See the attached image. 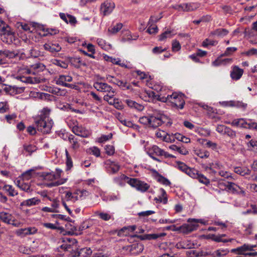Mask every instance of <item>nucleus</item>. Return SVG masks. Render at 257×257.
<instances>
[{
	"instance_id": "obj_1",
	"label": "nucleus",
	"mask_w": 257,
	"mask_h": 257,
	"mask_svg": "<svg viewBox=\"0 0 257 257\" xmlns=\"http://www.w3.org/2000/svg\"><path fill=\"white\" fill-rule=\"evenodd\" d=\"M185 95L182 93L173 92L168 95V101L171 103L172 106L178 109H183L185 104Z\"/></svg>"
},
{
	"instance_id": "obj_2",
	"label": "nucleus",
	"mask_w": 257,
	"mask_h": 257,
	"mask_svg": "<svg viewBox=\"0 0 257 257\" xmlns=\"http://www.w3.org/2000/svg\"><path fill=\"white\" fill-rule=\"evenodd\" d=\"M165 123H170L169 120L167 116L160 112H154L150 115V127L157 128Z\"/></svg>"
},
{
	"instance_id": "obj_3",
	"label": "nucleus",
	"mask_w": 257,
	"mask_h": 257,
	"mask_svg": "<svg viewBox=\"0 0 257 257\" xmlns=\"http://www.w3.org/2000/svg\"><path fill=\"white\" fill-rule=\"evenodd\" d=\"M121 178L124 179L131 186L136 188L138 190L141 192H146L150 188V185L138 179L131 178L123 174L121 175Z\"/></svg>"
},
{
	"instance_id": "obj_4",
	"label": "nucleus",
	"mask_w": 257,
	"mask_h": 257,
	"mask_svg": "<svg viewBox=\"0 0 257 257\" xmlns=\"http://www.w3.org/2000/svg\"><path fill=\"white\" fill-rule=\"evenodd\" d=\"M35 122L36 128L38 131L43 134H49L50 133L53 124L52 119L47 120L43 118H35Z\"/></svg>"
},
{
	"instance_id": "obj_5",
	"label": "nucleus",
	"mask_w": 257,
	"mask_h": 257,
	"mask_svg": "<svg viewBox=\"0 0 257 257\" xmlns=\"http://www.w3.org/2000/svg\"><path fill=\"white\" fill-rule=\"evenodd\" d=\"M0 38L4 43L8 45L12 44L18 39L10 27H7V29L3 28V32L0 33Z\"/></svg>"
},
{
	"instance_id": "obj_6",
	"label": "nucleus",
	"mask_w": 257,
	"mask_h": 257,
	"mask_svg": "<svg viewBox=\"0 0 257 257\" xmlns=\"http://www.w3.org/2000/svg\"><path fill=\"white\" fill-rule=\"evenodd\" d=\"M188 222L191 223L184 224L182 226L177 227L176 230H180L183 233L187 234L197 229L198 225L197 223L199 222V220L189 218Z\"/></svg>"
},
{
	"instance_id": "obj_7",
	"label": "nucleus",
	"mask_w": 257,
	"mask_h": 257,
	"mask_svg": "<svg viewBox=\"0 0 257 257\" xmlns=\"http://www.w3.org/2000/svg\"><path fill=\"white\" fill-rule=\"evenodd\" d=\"M0 220L7 224H12L14 226L18 227L20 224L19 222H15V217L10 213L2 211L0 212Z\"/></svg>"
},
{
	"instance_id": "obj_8",
	"label": "nucleus",
	"mask_w": 257,
	"mask_h": 257,
	"mask_svg": "<svg viewBox=\"0 0 257 257\" xmlns=\"http://www.w3.org/2000/svg\"><path fill=\"white\" fill-rule=\"evenodd\" d=\"M72 79V77L70 76L60 75L56 80V83L59 85L74 89L76 87L75 85L66 83V82H71Z\"/></svg>"
},
{
	"instance_id": "obj_9",
	"label": "nucleus",
	"mask_w": 257,
	"mask_h": 257,
	"mask_svg": "<svg viewBox=\"0 0 257 257\" xmlns=\"http://www.w3.org/2000/svg\"><path fill=\"white\" fill-rule=\"evenodd\" d=\"M226 188L234 194H237L243 197L245 195L244 189L233 182H227L225 185Z\"/></svg>"
},
{
	"instance_id": "obj_10",
	"label": "nucleus",
	"mask_w": 257,
	"mask_h": 257,
	"mask_svg": "<svg viewBox=\"0 0 257 257\" xmlns=\"http://www.w3.org/2000/svg\"><path fill=\"white\" fill-rule=\"evenodd\" d=\"M94 87L97 90L101 92H108L114 94L115 91L112 87L106 83L96 82L94 83Z\"/></svg>"
},
{
	"instance_id": "obj_11",
	"label": "nucleus",
	"mask_w": 257,
	"mask_h": 257,
	"mask_svg": "<svg viewBox=\"0 0 257 257\" xmlns=\"http://www.w3.org/2000/svg\"><path fill=\"white\" fill-rule=\"evenodd\" d=\"M152 173L153 177L157 180V181L166 186H170L171 185L170 181L166 178L161 175L158 171L154 169H151L150 170Z\"/></svg>"
},
{
	"instance_id": "obj_12",
	"label": "nucleus",
	"mask_w": 257,
	"mask_h": 257,
	"mask_svg": "<svg viewBox=\"0 0 257 257\" xmlns=\"http://www.w3.org/2000/svg\"><path fill=\"white\" fill-rule=\"evenodd\" d=\"M114 8V4L108 1H105L101 4L100 7V12L103 13L104 16L109 14Z\"/></svg>"
},
{
	"instance_id": "obj_13",
	"label": "nucleus",
	"mask_w": 257,
	"mask_h": 257,
	"mask_svg": "<svg viewBox=\"0 0 257 257\" xmlns=\"http://www.w3.org/2000/svg\"><path fill=\"white\" fill-rule=\"evenodd\" d=\"M164 150L159 148L157 146H153L149 151V156L154 160L160 162L161 161L158 158L155 157L154 155L162 156Z\"/></svg>"
},
{
	"instance_id": "obj_14",
	"label": "nucleus",
	"mask_w": 257,
	"mask_h": 257,
	"mask_svg": "<svg viewBox=\"0 0 257 257\" xmlns=\"http://www.w3.org/2000/svg\"><path fill=\"white\" fill-rule=\"evenodd\" d=\"M144 247L141 243H135L128 246L127 249L132 254H138L143 251Z\"/></svg>"
},
{
	"instance_id": "obj_15",
	"label": "nucleus",
	"mask_w": 257,
	"mask_h": 257,
	"mask_svg": "<svg viewBox=\"0 0 257 257\" xmlns=\"http://www.w3.org/2000/svg\"><path fill=\"white\" fill-rule=\"evenodd\" d=\"M166 235L165 233H161L160 234H147L144 235H135L133 236L136 237L142 240H152L156 239L158 238L164 236Z\"/></svg>"
},
{
	"instance_id": "obj_16",
	"label": "nucleus",
	"mask_w": 257,
	"mask_h": 257,
	"mask_svg": "<svg viewBox=\"0 0 257 257\" xmlns=\"http://www.w3.org/2000/svg\"><path fill=\"white\" fill-rule=\"evenodd\" d=\"M243 73L242 69L239 68L237 66H234L230 72V77L233 80H237L241 78Z\"/></svg>"
},
{
	"instance_id": "obj_17",
	"label": "nucleus",
	"mask_w": 257,
	"mask_h": 257,
	"mask_svg": "<svg viewBox=\"0 0 257 257\" xmlns=\"http://www.w3.org/2000/svg\"><path fill=\"white\" fill-rule=\"evenodd\" d=\"M72 131L76 135L83 138H87L89 135V131L82 126H74Z\"/></svg>"
},
{
	"instance_id": "obj_18",
	"label": "nucleus",
	"mask_w": 257,
	"mask_h": 257,
	"mask_svg": "<svg viewBox=\"0 0 257 257\" xmlns=\"http://www.w3.org/2000/svg\"><path fill=\"white\" fill-rule=\"evenodd\" d=\"M67 61L68 63H70L71 65L77 68H79L81 65H86L85 63L82 62L80 58L67 57Z\"/></svg>"
},
{
	"instance_id": "obj_19",
	"label": "nucleus",
	"mask_w": 257,
	"mask_h": 257,
	"mask_svg": "<svg viewBox=\"0 0 257 257\" xmlns=\"http://www.w3.org/2000/svg\"><path fill=\"white\" fill-rule=\"evenodd\" d=\"M183 11H194L198 8V4L195 3L184 4L178 6Z\"/></svg>"
},
{
	"instance_id": "obj_20",
	"label": "nucleus",
	"mask_w": 257,
	"mask_h": 257,
	"mask_svg": "<svg viewBox=\"0 0 257 257\" xmlns=\"http://www.w3.org/2000/svg\"><path fill=\"white\" fill-rule=\"evenodd\" d=\"M125 102L127 104L128 107L132 108H134L138 111H142L144 106L139 103H138L135 101L131 99H126L124 100Z\"/></svg>"
},
{
	"instance_id": "obj_21",
	"label": "nucleus",
	"mask_w": 257,
	"mask_h": 257,
	"mask_svg": "<svg viewBox=\"0 0 257 257\" xmlns=\"http://www.w3.org/2000/svg\"><path fill=\"white\" fill-rule=\"evenodd\" d=\"M40 202V200L37 198H32L29 199H27L23 201L21 203L20 205L21 206H32L38 204Z\"/></svg>"
},
{
	"instance_id": "obj_22",
	"label": "nucleus",
	"mask_w": 257,
	"mask_h": 257,
	"mask_svg": "<svg viewBox=\"0 0 257 257\" xmlns=\"http://www.w3.org/2000/svg\"><path fill=\"white\" fill-rule=\"evenodd\" d=\"M106 165H109L108 171H110L112 174L117 172L120 168L119 166L117 164L110 160H107L106 161Z\"/></svg>"
},
{
	"instance_id": "obj_23",
	"label": "nucleus",
	"mask_w": 257,
	"mask_h": 257,
	"mask_svg": "<svg viewBox=\"0 0 257 257\" xmlns=\"http://www.w3.org/2000/svg\"><path fill=\"white\" fill-rule=\"evenodd\" d=\"M55 45H50L49 44H45L44 45L45 49L49 51L52 54H55L61 50V47L58 44H57V47H55Z\"/></svg>"
},
{
	"instance_id": "obj_24",
	"label": "nucleus",
	"mask_w": 257,
	"mask_h": 257,
	"mask_svg": "<svg viewBox=\"0 0 257 257\" xmlns=\"http://www.w3.org/2000/svg\"><path fill=\"white\" fill-rule=\"evenodd\" d=\"M161 192V195L158 196V198H155L157 202H163V204H166L168 202V198L167 193L163 188L160 189Z\"/></svg>"
},
{
	"instance_id": "obj_25",
	"label": "nucleus",
	"mask_w": 257,
	"mask_h": 257,
	"mask_svg": "<svg viewBox=\"0 0 257 257\" xmlns=\"http://www.w3.org/2000/svg\"><path fill=\"white\" fill-rule=\"evenodd\" d=\"M33 70L32 74L36 75L37 73L43 71L45 69V66L41 63H35L31 65Z\"/></svg>"
},
{
	"instance_id": "obj_26",
	"label": "nucleus",
	"mask_w": 257,
	"mask_h": 257,
	"mask_svg": "<svg viewBox=\"0 0 257 257\" xmlns=\"http://www.w3.org/2000/svg\"><path fill=\"white\" fill-rule=\"evenodd\" d=\"M37 147L36 146L32 144H25L23 145V153H28L29 155L31 154L37 150Z\"/></svg>"
},
{
	"instance_id": "obj_27",
	"label": "nucleus",
	"mask_w": 257,
	"mask_h": 257,
	"mask_svg": "<svg viewBox=\"0 0 257 257\" xmlns=\"http://www.w3.org/2000/svg\"><path fill=\"white\" fill-rule=\"evenodd\" d=\"M234 172L242 176L250 173V170L246 167H236L234 168Z\"/></svg>"
},
{
	"instance_id": "obj_28",
	"label": "nucleus",
	"mask_w": 257,
	"mask_h": 257,
	"mask_svg": "<svg viewBox=\"0 0 257 257\" xmlns=\"http://www.w3.org/2000/svg\"><path fill=\"white\" fill-rule=\"evenodd\" d=\"M228 33V31L225 29H217L211 32L210 35L222 37L227 35Z\"/></svg>"
},
{
	"instance_id": "obj_29",
	"label": "nucleus",
	"mask_w": 257,
	"mask_h": 257,
	"mask_svg": "<svg viewBox=\"0 0 257 257\" xmlns=\"http://www.w3.org/2000/svg\"><path fill=\"white\" fill-rule=\"evenodd\" d=\"M250 244H244L243 245L237 247L236 248H234L231 250L232 252H235L237 251L238 252V254H244V252L247 250H250Z\"/></svg>"
},
{
	"instance_id": "obj_30",
	"label": "nucleus",
	"mask_w": 257,
	"mask_h": 257,
	"mask_svg": "<svg viewBox=\"0 0 257 257\" xmlns=\"http://www.w3.org/2000/svg\"><path fill=\"white\" fill-rule=\"evenodd\" d=\"M3 189L7 192L10 196H15L18 194V192L12 185H5L3 187Z\"/></svg>"
},
{
	"instance_id": "obj_31",
	"label": "nucleus",
	"mask_w": 257,
	"mask_h": 257,
	"mask_svg": "<svg viewBox=\"0 0 257 257\" xmlns=\"http://www.w3.org/2000/svg\"><path fill=\"white\" fill-rule=\"evenodd\" d=\"M114 84L119 86L122 89H130L131 86L127 84L126 81L120 80L118 79H115Z\"/></svg>"
},
{
	"instance_id": "obj_32",
	"label": "nucleus",
	"mask_w": 257,
	"mask_h": 257,
	"mask_svg": "<svg viewBox=\"0 0 257 257\" xmlns=\"http://www.w3.org/2000/svg\"><path fill=\"white\" fill-rule=\"evenodd\" d=\"M50 112V109L47 107L44 108L41 113V114L37 116L36 118H43L50 120L51 119L49 118V114Z\"/></svg>"
},
{
	"instance_id": "obj_33",
	"label": "nucleus",
	"mask_w": 257,
	"mask_h": 257,
	"mask_svg": "<svg viewBox=\"0 0 257 257\" xmlns=\"http://www.w3.org/2000/svg\"><path fill=\"white\" fill-rule=\"evenodd\" d=\"M169 148L172 150L177 151L182 155H186L189 153L184 147H179L175 145H172Z\"/></svg>"
},
{
	"instance_id": "obj_34",
	"label": "nucleus",
	"mask_w": 257,
	"mask_h": 257,
	"mask_svg": "<svg viewBox=\"0 0 257 257\" xmlns=\"http://www.w3.org/2000/svg\"><path fill=\"white\" fill-rule=\"evenodd\" d=\"M17 183L18 187L22 190L27 192H30L32 191L30 185L28 183H24L23 182H21L20 180H18Z\"/></svg>"
},
{
	"instance_id": "obj_35",
	"label": "nucleus",
	"mask_w": 257,
	"mask_h": 257,
	"mask_svg": "<svg viewBox=\"0 0 257 257\" xmlns=\"http://www.w3.org/2000/svg\"><path fill=\"white\" fill-rule=\"evenodd\" d=\"M53 64L63 68H67L68 66V62L67 61V57L65 58V60L62 61L58 59H54L53 60Z\"/></svg>"
},
{
	"instance_id": "obj_36",
	"label": "nucleus",
	"mask_w": 257,
	"mask_h": 257,
	"mask_svg": "<svg viewBox=\"0 0 257 257\" xmlns=\"http://www.w3.org/2000/svg\"><path fill=\"white\" fill-rule=\"evenodd\" d=\"M199 171L195 169L189 168L186 174L193 178H196L199 176Z\"/></svg>"
},
{
	"instance_id": "obj_37",
	"label": "nucleus",
	"mask_w": 257,
	"mask_h": 257,
	"mask_svg": "<svg viewBox=\"0 0 257 257\" xmlns=\"http://www.w3.org/2000/svg\"><path fill=\"white\" fill-rule=\"evenodd\" d=\"M90 226L89 224L86 223V222L84 221L78 227L79 232L73 233V234L76 235H81L82 234L81 231L89 228Z\"/></svg>"
},
{
	"instance_id": "obj_38",
	"label": "nucleus",
	"mask_w": 257,
	"mask_h": 257,
	"mask_svg": "<svg viewBox=\"0 0 257 257\" xmlns=\"http://www.w3.org/2000/svg\"><path fill=\"white\" fill-rule=\"evenodd\" d=\"M190 253H192L196 257L206 256L207 255L211 254V253L209 252L204 251L203 250L197 252L196 250H191Z\"/></svg>"
},
{
	"instance_id": "obj_39",
	"label": "nucleus",
	"mask_w": 257,
	"mask_h": 257,
	"mask_svg": "<svg viewBox=\"0 0 257 257\" xmlns=\"http://www.w3.org/2000/svg\"><path fill=\"white\" fill-rule=\"evenodd\" d=\"M122 27L121 23H117L111 28H109L108 31L111 34L117 33Z\"/></svg>"
},
{
	"instance_id": "obj_40",
	"label": "nucleus",
	"mask_w": 257,
	"mask_h": 257,
	"mask_svg": "<svg viewBox=\"0 0 257 257\" xmlns=\"http://www.w3.org/2000/svg\"><path fill=\"white\" fill-rule=\"evenodd\" d=\"M153 24L148 25L149 27L147 30V32L150 34H155L158 33V29L157 26L153 25Z\"/></svg>"
},
{
	"instance_id": "obj_41",
	"label": "nucleus",
	"mask_w": 257,
	"mask_h": 257,
	"mask_svg": "<svg viewBox=\"0 0 257 257\" xmlns=\"http://www.w3.org/2000/svg\"><path fill=\"white\" fill-rule=\"evenodd\" d=\"M68 140L70 143L72 144L73 149H77L79 147V144L77 139H75L74 136L71 135L68 137Z\"/></svg>"
},
{
	"instance_id": "obj_42",
	"label": "nucleus",
	"mask_w": 257,
	"mask_h": 257,
	"mask_svg": "<svg viewBox=\"0 0 257 257\" xmlns=\"http://www.w3.org/2000/svg\"><path fill=\"white\" fill-rule=\"evenodd\" d=\"M196 179H197L200 183H203L206 186L210 184L209 180L200 173H199V176L198 177H197Z\"/></svg>"
},
{
	"instance_id": "obj_43",
	"label": "nucleus",
	"mask_w": 257,
	"mask_h": 257,
	"mask_svg": "<svg viewBox=\"0 0 257 257\" xmlns=\"http://www.w3.org/2000/svg\"><path fill=\"white\" fill-rule=\"evenodd\" d=\"M92 251L90 248H83L80 250L79 254H82L84 257H87L91 254Z\"/></svg>"
},
{
	"instance_id": "obj_44",
	"label": "nucleus",
	"mask_w": 257,
	"mask_h": 257,
	"mask_svg": "<svg viewBox=\"0 0 257 257\" xmlns=\"http://www.w3.org/2000/svg\"><path fill=\"white\" fill-rule=\"evenodd\" d=\"M34 171L33 169L28 170L22 174V177L23 180H29L32 176V173Z\"/></svg>"
},
{
	"instance_id": "obj_45",
	"label": "nucleus",
	"mask_w": 257,
	"mask_h": 257,
	"mask_svg": "<svg viewBox=\"0 0 257 257\" xmlns=\"http://www.w3.org/2000/svg\"><path fill=\"white\" fill-rule=\"evenodd\" d=\"M236 50L237 48L236 47H228L224 53L220 55V57L229 56Z\"/></svg>"
},
{
	"instance_id": "obj_46",
	"label": "nucleus",
	"mask_w": 257,
	"mask_h": 257,
	"mask_svg": "<svg viewBox=\"0 0 257 257\" xmlns=\"http://www.w3.org/2000/svg\"><path fill=\"white\" fill-rule=\"evenodd\" d=\"M172 31H166L159 36V41H163L167 38H171L172 37Z\"/></svg>"
},
{
	"instance_id": "obj_47",
	"label": "nucleus",
	"mask_w": 257,
	"mask_h": 257,
	"mask_svg": "<svg viewBox=\"0 0 257 257\" xmlns=\"http://www.w3.org/2000/svg\"><path fill=\"white\" fill-rule=\"evenodd\" d=\"M139 122L144 125H149L150 126V115L141 117L139 119Z\"/></svg>"
},
{
	"instance_id": "obj_48",
	"label": "nucleus",
	"mask_w": 257,
	"mask_h": 257,
	"mask_svg": "<svg viewBox=\"0 0 257 257\" xmlns=\"http://www.w3.org/2000/svg\"><path fill=\"white\" fill-rule=\"evenodd\" d=\"M217 44V41L206 39L202 43V46L204 47H207L209 45L215 46Z\"/></svg>"
},
{
	"instance_id": "obj_49",
	"label": "nucleus",
	"mask_w": 257,
	"mask_h": 257,
	"mask_svg": "<svg viewBox=\"0 0 257 257\" xmlns=\"http://www.w3.org/2000/svg\"><path fill=\"white\" fill-rule=\"evenodd\" d=\"M41 82V79L38 77H27V83L35 84Z\"/></svg>"
},
{
	"instance_id": "obj_50",
	"label": "nucleus",
	"mask_w": 257,
	"mask_h": 257,
	"mask_svg": "<svg viewBox=\"0 0 257 257\" xmlns=\"http://www.w3.org/2000/svg\"><path fill=\"white\" fill-rule=\"evenodd\" d=\"M96 214L101 219L107 221L109 220L111 218V216L110 214L104 212H100V213H96Z\"/></svg>"
},
{
	"instance_id": "obj_51",
	"label": "nucleus",
	"mask_w": 257,
	"mask_h": 257,
	"mask_svg": "<svg viewBox=\"0 0 257 257\" xmlns=\"http://www.w3.org/2000/svg\"><path fill=\"white\" fill-rule=\"evenodd\" d=\"M224 135H226L231 138H234L236 137L235 132L227 126L226 129L225 130Z\"/></svg>"
},
{
	"instance_id": "obj_52",
	"label": "nucleus",
	"mask_w": 257,
	"mask_h": 257,
	"mask_svg": "<svg viewBox=\"0 0 257 257\" xmlns=\"http://www.w3.org/2000/svg\"><path fill=\"white\" fill-rule=\"evenodd\" d=\"M104 59L107 61L110 62L112 63L113 64H117V65H119L123 66L122 64H121L119 63L120 62V61L119 60L117 61L116 59L113 58L111 57H110V56H106V55L104 56Z\"/></svg>"
},
{
	"instance_id": "obj_53",
	"label": "nucleus",
	"mask_w": 257,
	"mask_h": 257,
	"mask_svg": "<svg viewBox=\"0 0 257 257\" xmlns=\"http://www.w3.org/2000/svg\"><path fill=\"white\" fill-rule=\"evenodd\" d=\"M106 154L111 156L114 153V147L112 145H106L105 147Z\"/></svg>"
},
{
	"instance_id": "obj_54",
	"label": "nucleus",
	"mask_w": 257,
	"mask_h": 257,
	"mask_svg": "<svg viewBox=\"0 0 257 257\" xmlns=\"http://www.w3.org/2000/svg\"><path fill=\"white\" fill-rule=\"evenodd\" d=\"M43 176L45 180H53L57 179L56 175L51 173L44 174Z\"/></svg>"
},
{
	"instance_id": "obj_55",
	"label": "nucleus",
	"mask_w": 257,
	"mask_h": 257,
	"mask_svg": "<svg viewBox=\"0 0 257 257\" xmlns=\"http://www.w3.org/2000/svg\"><path fill=\"white\" fill-rule=\"evenodd\" d=\"M172 45V49L173 51H178L181 49L180 43L177 40H173Z\"/></svg>"
},
{
	"instance_id": "obj_56",
	"label": "nucleus",
	"mask_w": 257,
	"mask_h": 257,
	"mask_svg": "<svg viewBox=\"0 0 257 257\" xmlns=\"http://www.w3.org/2000/svg\"><path fill=\"white\" fill-rule=\"evenodd\" d=\"M153 97L157 100L163 102H168V96L167 97L161 96L159 94H155L154 92Z\"/></svg>"
},
{
	"instance_id": "obj_57",
	"label": "nucleus",
	"mask_w": 257,
	"mask_h": 257,
	"mask_svg": "<svg viewBox=\"0 0 257 257\" xmlns=\"http://www.w3.org/2000/svg\"><path fill=\"white\" fill-rule=\"evenodd\" d=\"M67 17H68V23L72 26H75L77 22L75 17L69 14H67Z\"/></svg>"
},
{
	"instance_id": "obj_58",
	"label": "nucleus",
	"mask_w": 257,
	"mask_h": 257,
	"mask_svg": "<svg viewBox=\"0 0 257 257\" xmlns=\"http://www.w3.org/2000/svg\"><path fill=\"white\" fill-rule=\"evenodd\" d=\"M227 253V251L224 250H217L214 253L211 254L212 257H215V256H217V257H220L222 255H225Z\"/></svg>"
},
{
	"instance_id": "obj_59",
	"label": "nucleus",
	"mask_w": 257,
	"mask_h": 257,
	"mask_svg": "<svg viewBox=\"0 0 257 257\" xmlns=\"http://www.w3.org/2000/svg\"><path fill=\"white\" fill-rule=\"evenodd\" d=\"M196 154L198 157H199L201 158H207L209 156V153L207 151H205L203 152L201 151H199L196 153Z\"/></svg>"
},
{
	"instance_id": "obj_60",
	"label": "nucleus",
	"mask_w": 257,
	"mask_h": 257,
	"mask_svg": "<svg viewBox=\"0 0 257 257\" xmlns=\"http://www.w3.org/2000/svg\"><path fill=\"white\" fill-rule=\"evenodd\" d=\"M19 250L21 252H22L23 253H25V254H29L31 252V250L30 248H29L25 246H23V245H21L19 247Z\"/></svg>"
},
{
	"instance_id": "obj_61",
	"label": "nucleus",
	"mask_w": 257,
	"mask_h": 257,
	"mask_svg": "<svg viewBox=\"0 0 257 257\" xmlns=\"http://www.w3.org/2000/svg\"><path fill=\"white\" fill-rule=\"evenodd\" d=\"M247 106V104L244 103L241 101H234V106L238 108H241L243 109H244L246 108Z\"/></svg>"
},
{
	"instance_id": "obj_62",
	"label": "nucleus",
	"mask_w": 257,
	"mask_h": 257,
	"mask_svg": "<svg viewBox=\"0 0 257 257\" xmlns=\"http://www.w3.org/2000/svg\"><path fill=\"white\" fill-rule=\"evenodd\" d=\"M113 105L114 107L118 109H122L123 105L121 101H119L118 99L114 98L113 99Z\"/></svg>"
},
{
	"instance_id": "obj_63",
	"label": "nucleus",
	"mask_w": 257,
	"mask_h": 257,
	"mask_svg": "<svg viewBox=\"0 0 257 257\" xmlns=\"http://www.w3.org/2000/svg\"><path fill=\"white\" fill-rule=\"evenodd\" d=\"M178 168L180 170H181L182 171L186 173L189 167H188L186 164H185L184 163H182V162H178Z\"/></svg>"
},
{
	"instance_id": "obj_64",
	"label": "nucleus",
	"mask_w": 257,
	"mask_h": 257,
	"mask_svg": "<svg viewBox=\"0 0 257 257\" xmlns=\"http://www.w3.org/2000/svg\"><path fill=\"white\" fill-rule=\"evenodd\" d=\"M244 54L247 56L252 55H257V49L255 48H251L248 51L243 53Z\"/></svg>"
}]
</instances>
